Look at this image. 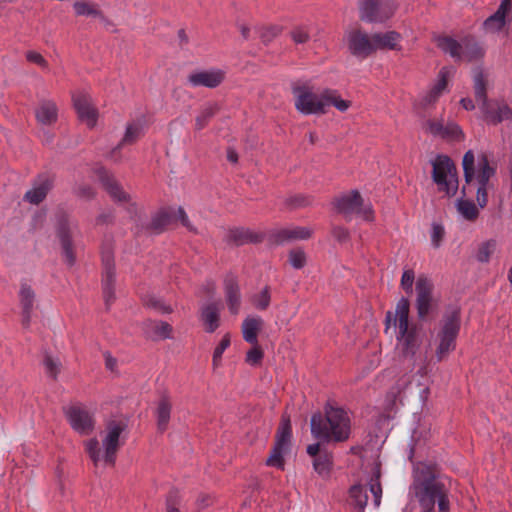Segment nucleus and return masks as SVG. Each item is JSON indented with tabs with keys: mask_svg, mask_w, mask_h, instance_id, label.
Returning a JSON list of instances; mask_svg holds the SVG:
<instances>
[{
	"mask_svg": "<svg viewBox=\"0 0 512 512\" xmlns=\"http://www.w3.org/2000/svg\"><path fill=\"white\" fill-rule=\"evenodd\" d=\"M401 40V35L396 31H388L385 33H374L373 34V42H374V50H396L398 49V44Z\"/></svg>",
	"mask_w": 512,
	"mask_h": 512,
	"instance_id": "31",
	"label": "nucleus"
},
{
	"mask_svg": "<svg viewBox=\"0 0 512 512\" xmlns=\"http://www.w3.org/2000/svg\"><path fill=\"white\" fill-rule=\"evenodd\" d=\"M323 451L319 443L311 444L307 447V453L313 458L317 457Z\"/></svg>",
	"mask_w": 512,
	"mask_h": 512,
	"instance_id": "61",
	"label": "nucleus"
},
{
	"mask_svg": "<svg viewBox=\"0 0 512 512\" xmlns=\"http://www.w3.org/2000/svg\"><path fill=\"white\" fill-rule=\"evenodd\" d=\"M410 303L401 298L395 308L394 326L397 330V349L405 358L413 359L422 343V328L409 321Z\"/></svg>",
	"mask_w": 512,
	"mask_h": 512,
	"instance_id": "4",
	"label": "nucleus"
},
{
	"mask_svg": "<svg viewBox=\"0 0 512 512\" xmlns=\"http://www.w3.org/2000/svg\"><path fill=\"white\" fill-rule=\"evenodd\" d=\"M432 178L438 190L447 196H453L458 189L457 171L452 160L445 155H439L432 162Z\"/></svg>",
	"mask_w": 512,
	"mask_h": 512,
	"instance_id": "11",
	"label": "nucleus"
},
{
	"mask_svg": "<svg viewBox=\"0 0 512 512\" xmlns=\"http://www.w3.org/2000/svg\"><path fill=\"white\" fill-rule=\"evenodd\" d=\"M460 327V310L456 307L448 308L439 321L435 336V356L437 361L444 360L450 352L455 350Z\"/></svg>",
	"mask_w": 512,
	"mask_h": 512,
	"instance_id": "7",
	"label": "nucleus"
},
{
	"mask_svg": "<svg viewBox=\"0 0 512 512\" xmlns=\"http://www.w3.org/2000/svg\"><path fill=\"white\" fill-rule=\"evenodd\" d=\"M126 424L120 420H109L106 423L102 434V444L104 453L102 454L99 441L92 438L86 443V451L93 461L94 465L103 460L107 465H114L115 458L119 447L121 446V434L125 430Z\"/></svg>",
	"mask_w": 512,
	"mask_h": 512,
	"instance_id": "6",
	"label": "nucleus"
},
{
	"mask_svg": "<svg viewBox=\"0 0 512 512\" xmlns=\"http://www.w3.org/2000/svg\"><path fill=\"white\" fill-rule=\"evenodd\" d=\"M512 19V0H502L497 11L488 17L483 23V29L487 33L502 31Z\"/></svg>",
	"mask_w": 512,
	"mask_h": 512,
	"instance_id": "21",
	"label": "nucleus"
},
{
	"mask_svg": "<svg viewBox=\"0 0 512 512\" xmlns=\"http://www.w3.org/2000/svg\"><path fill=\"white\" fill-rule=\"evenodd\" d=\"M262 237L259 234L244 228H235L228 231L226 240L236 246H241L246 243H258Z\"/></svg>",
	"mask_w": 512,
	"mask_h": 512,
	"instance_id": "32",
	"label": "nucleus"
},
{
	"mask_svg": "<svg viewBox=\"0 0 512 512\" xmlns=\"http://www.w3.org/2000/svg\"><path fill=\"white\" fill-rule=\"evenodd\" d=\"M174 220H180L181 224L189 231L196 233L197 230L190 223L188 216L182 207L162 209L154 215L149 225L152 233H161Z\"/></svg>",
	"mask_w": 512,
	"mask_h": 512,
	"instance_id": "15",
	"label": "nucleus"
},
{
	"mask_svg": "<svg viewBox=\"0 0 512 512\" xmlns=\"http://www.w3.org/2000/svg\"><path fill=\"white\" fill-rule=\"evenodd\" d=\"M19 299L22 307V325L27 328L30 324L35 301V293L29 284L21 283Z\"/></svg>",
	"mask_w": 512,
	"mask_h": 512,
	"instance_id": "27",
	"label": "nucleus"
},
{
	"mask_svg": "<svg viewBox=\"0 0 512 512\" xmlns=\"http://www.w3.org/2000/svg\"><path fill=\"white\" fill-rule=\"evenodd\" d=\"M172 404L168 396L163 395L158 403L156 409L157 427L158 430L163 432L167 429L170 415H171Z\"/></svg>",
	"mask_w": 512,
	"mask_h": 512,
	"instance_id": "35",
	"label": "nucleus"
},
{
	"mask_svg": "<svg viewBox=\"0 0 512 512\" xmlns=\"http://www.w3.org/2000/svg\"><path fill=\"white\" fill-rule=\"evenodd\" d=\"M216 111L217 107L215 105H208L204 107L201 113L196 117V129H203L207 125L208 121L215 115Z\"/></svg>",
	"mask_w": 512,
	"mask_h": 512,
	"instance_id": "45",
	"label": "nucleus"
},
{
	"mask_svg": "<svg viewBox=\"0 0 512 512\" xmlns=\"http://www.w3.org/2000/svg\"><path fill=\"white\" fill-rule=\"evenodd\" d=\"M333 236L340 242L346 241L348 239V231L343 227H334L333 228Z\"/></svg>",
	"mask_w": 512,
	"mask_h": 512,
	"instance_id": "60",
	"label": "nucleus"
},
{
	"mask_svg": "<svg viewBox=\"0 0 512 512\" xmlns=\"http://www.w3.org/2000/svg\"><path fill=\"white\" fill-rule=\"evenodd\" d=\"M43 365L45 368V372L48 376L53 379H56L58 374L61 371L62 363L59 358L53 357L49 353H45L43 359Z\"/></svg>",
	"mask_w": 512,
	"mask_h": 512,
	"instance_id": "42",
	"label": "nucleus"
},
{
	"mask_svg": "<svg viewBox=\"0 0 512 512\" xmlns=\"http://www.w3.org/2000/svg\"><path fill=\"white\" fill-rule=\"evenodd\" d=\"M433 284L426 276H419L416 281V309L419 320H426L433 308Z\"/></svg>",
	"mask_w": 512,
	"mask_h": 512,
	"instance_id": "19",
	"label": "nucleus"
},
{
	"mask_svg": "<svg viewBox=\"0 0 512 512\" xmlns=\"http://www.w3.org/2000/svg\"><path fill=\"white\" fill-rule=\"evenodd\" d=\"M71 427L78 433L88 435L95 425L93 414L81 405H72L65 410Z\"/></svg>",
	"mask_w": 512,
	"mask_h": 512,
	"instance_id": "18",
	"label": "nucleus"
},
{
	"mask_svg": "<svg viewBox=\"0 0 512 512\" xmlns=\"http://www.w3.org/2000/svg\"><path fill=\"white\" fill-rule=\"evenodd\" d=\"M225 78V72L221 69L197 71L189 75L188 81L193 87L215 88Z\"/></svg>",
	"mask_w": 512,
	"mask_h": 512,
	"instance_id": "23",
	"label": "nucleus"
},
{
	"mask_svg": "<svg viewBox=\"0 0 512 512\" xmlns=\"http://www.w3.org/2000/svg\"><path fill=\"white\" fill-rule=\"evenodd\" d=\"M178 504V492L171 491L167 497V512H180L176 505Z\"/></svg>",
	"mask_w": 512,
	"mask_h": 512,
	"instance_id": "57",
	"label": "nucleus"
},
{
	"mask_svg": "<svg viewBox=\"0 0 512 512\" xmlns=\"http://www.w3.org/2000/svg\"><path fill=\"white\" fill-rule=\"evenodd\" d=\"M496 250V242L489 240L479 246L476 258L479 262L486 263Z\"/></svg>",
	"mask_w": 512,
	"mask_h": 512,
	"instance_id": "44",
	"label": "nucleus"
},
{
	"mask_svg": "<svg viewBox=\"0 0 512 512\" xmlns=\"http://www.w3.org/2000/svg\"><path fill=\"white\" fill-rule=\"evenodd\" d=\"M457 209L459 213L469 221L475 220L479 215L477 206L470 200H459Z\"/></svg>",
	"mask_w": 512,
	"mask_h": 512,
	"instance_id": "43",
	"label": "nucleus"
},
{
	"mask_svg": "<svg viewBox=\"0 0 512 512\" xmlns=\"http://www.w3.org/2000/svg\"><path fill=\"white\" fill-rule=\"evenodd\" d=\"M444 235V227L441 224L433 223L431 232V242L435 248L440 247Z\"/></svg>",
	"mask_w": 512,
	"mask_h": 512,
	"instance_id": "53",
	"label": "nucleus"
},
{
	"mask_svg": "<svg viewBox=\"0 0 512 512\" xmlns=\"http://www.w3.org/2000/svg\"><path fill=\"white\" fill-rule=\"evenodd\" d=\"M437 45L455 60L472 61L484 54L482 46L471 36L464 37L460 42L450 36H442L437 39Z\"/></svg>",
	"mask_w": 512,
	"mask_h": 512,
	"instance_id": "9",
	"label": "nucleus"
},
{
	"mask_svg": "<svg viewBox=\"0 0 512 512\" xmlns=\"http://www.w3.org/2000/svg\"><path fill=\"white\" fill-rule=\"evenodd\" d=\"M73 9L77 16H91V17H102V11L96 3L77 0L73 3Z\"/></svg>",
	"mask_w": 512,
	"mask_h": 512,
	"instance_id": "37",
	"label": "nucleus"
},
{
	"mask_svg": "<svg viewBox=\"0 0 512 512\" xmlns=\"http://www.w3.org/2000/svg\"><path fill=\"white\" fill-rule=\"evenodd\" d=\"M349 494L358 511L364 510L368 501L364 487L360 484L353 485L349 490Z\"/></svg>",
	"mask_w": 512,
	"mask_h": 512,
	"instance_id": "41",
	"label": "nucleus"
},
{
	"mask_svg": "<svg viewBox=\"0 0 512 512\" xmlns=\"http://www.w3.org/2000/svg\"><path fill=\"white\" fill-rule=\"evenodd\" d=\"M56 221L57 237L60 241L64 261L67 265L73 266L76 261L73 238L79 232L77 222L72 220L63 210H58Z\"/></svg>",
	"mask_w": 512,
	"mask_h": 512,
	"instance_id": "10",
	"label": "nucleus"
},
{
	"mask_svg": "<svg viewBox=\"0 0 512 512\" xmlns=\"http://www.w3.org/2000/svg\"><path fill=\"white\" fill-rule=\"evenodd\" d=\"M441 138L449 140H460L462 138V131L456 123H448L444 125V131Z\"/></svg>",
	"mask_w": 512,
	"mask_h": 512,
	"instance_id": "48",
	"label": "nucleus"
},
{
	"mask_svg": "<svg viewBox=\"0 0 512 512\" xmlns=\"http://www.w3.org/2000/svg\"><path fill=\"white\" fill-rule=\"evenodd\" d=\"M253 347L246 354V362L251 366H257L261 363L264 353L257 344H252Z\"/></svg>",
	"mask_w": 512,
	"mask_h": 512,
	"instance_id": "47",
	"label": "nucleus"
},
{
	"mask_svg": "<svg viewBox=\"0 0 512 512\" xmlns=\"http://www.w3.org/2000/svg\"><path fill=\"white\" fill-rule=\"evenodd\" d=\"M263 325L260 317H247L242 323L243 338L250 344H257L258 332Z\"/></svg>",
	"mask_w": 512,
	"mask_h": 512,
	"instance_id": "34",
	"label": "nucleus"
},
{
	"mask_svg": "<svg viewBox=\"0 0 512 512\" xmlns=\"http://www.w3.org/2000/svg\"><path fill=\"white\" fill-rule=\"evenodd\" d=\"M221 308L220 301L209 303L202 308L201 319L207 332H214L218 328Z\"/></svg>",
	"mask_w": 512,
	"mask_h": 512,
	"instance_id": "28",
	"label": "nucleus"
},
{
	"mask_svg": "<svg viewBox=\"0 0 512 512\" xmlns=\"http://www.w3.org/2000/svg\"><path fill=\"white\" fill-rule=\"evenodd\" d=\"M281 27L278 25L263 26L258 29L261 40L267 44L281 33Z\"/></svg>",
	"mask_w": 512,
	"mask_h": 512,
	"instance_id": "46",
	"label": "nucleus"
},
{
	"mask_svg": "<svg viewBox=\"0 0 512 512\" xmlns=\"http://www.w3.org/2000/svg\"><path fill=\"white\" fill-rule=\"evenodd\" d=\"M336 210L343 214L346 218L352 215H360L365 220H372V209L370 206L363 205V199L357 190L344 193L334 200Z\"/></svg>",
	"mask_w": 512,
	"mask_h": 512,
	"instance_id": "13",
	"label": "nucleus"
},
{
	"mask_svg": "<svg viewBox=\"0 0 512 512\" xmlns=\"http://www.w3.org/2000/svg\"><path fill=\"white\" fill-rule=\"evenodd\" d=\"M251 304L257 310H266L271 302V291L269 286H265L261 291L253 294L250 298Z\"/></svg>",
	"mask_w": 512,
	"mask_h": 512,
	"instance_id": "39",
	"label": "nucleus"
},
{
	"mask_svg": "<svg viewBox=\"0 0 512 512\" xmlns=\"http://www.w3.org/2000/svg\"><path fill=\"white\" fill-rule=\"evenodd\" d=\"M291 91L296 110L304 115H322L327 107L334 106L340 112H345L351 105L343 100L334 89H319L310 80H299L292 83Z\"/></svg>",
	"mask_w": 512,
	"mask_h": 512,
	"instance_id": "2",
	"label": "nucleus"
},
{
	"mask_svg": "<svg viewBox=\"0 0 512 512\" xmlns=\"http://www.w3.org/2000/svg\"><path fill=\"white\" fill-rule=\"evenodd\" d=\"M26 59H27V61L34 63L43 69L48 68V62L46 61V59L40 53H38L36 51H27Z\"/></svg>",
	"mask_w": 512,
	"mask_h": 512,
	"instance_id": "56",
	"label": "nucleus"
},
{
	"mask_svg": "<svg viewBox=\"0 0 512 512\" xmlns=\"http://www.w3.org/2000/svg\"><path fill=\"white\" fill-rule=\"evenodd\" d=\"M380 468L375 467L373 476L369 483V490L371 494L373 495V503L376 508H378L381 504V498H382V487L380 483Z\"/></svg>",
	"mask_w": 512,
	"mask_h": 512,
	"instance_id": "40",
	"label": "nucleus"
},
{
	"mask_svg": "<svg viewBox=\"0 0 512 512\" xmlns=\"http://www.w3.org/2000/svg\"><path fill=\"white\" fill-rule=\"evenodd\" d=\"M333 463V456L328 451L321 452L313 460V468L320 476H326L329 474Z\"/></svg>",
	"mask_w": 512,
	"mask_h": 512,
	"instance_id": "38",
	"label": "nucleus"
},
{
	"mask_svg": "<svg viewBox=\"0 0 512 512\" xmlns=\"http://www.w3.org/2000/svg\"><path fill=\"white\" fill-rule=\"evenodd\" d=\"M311 432L315 438L325 441H346L351 432V420L348 412L328 403L325 407V416L321 414L312 416Z\"/></svg>",
	"mask_w": 512,
	"mask_h": 512,
	"instance_id": "3",
	"label": "nucleus"
},
{
	"mask_svg": "<svg viewBox=\"0 0 512 512\" xmlns=\"http://www.w3.org/2000/svg\"><path fill=\"white\" fill-rule=\"evenodd\" d=\"M291 38L296 44H303L309 40L310 36L304 27H296L291 32Z\"/></svg>",
	"mask_w": 512,
	"mask_h": 512,
	"instance_id": "55",
	"label": "nucleus"
},
{
	"mask_svg": "<svg viewBox=\"0 0 512 512\" xmlns=\"http://www.w3.org/2000/svg\"><path fill=\"white\" fill-rule=\"evenodd\" d=\"M347 44L350 53L359 59H366L375 52L373 34L369 35L360 28L347 33Z\"/></svg>",
	"mask_w": 512,
	"mask_h": 512,
	"instance_id": "16",
	"label": "nucleus"
},
{
	"mask_svg": "<svg viewBox=\"0 0 512 512\" xmlns=\"http://www.w3.org/2000/svg\"><path fill=\"white\" fill-rule=\"evenodd\" d=\"M415 280V274L412 269L404 270L401 277V287L406 293H412L413 283Z\"/></svg>",
	"mask_w": 512,
	"mask_h": 512,
	"instance_id": "52",
	"label": "nucleus"
},
{
	"mask_svg": "<svg viewBox=\"0 0 512 512\" xmlns=\"http://www.w3.org/2000/svg\"><path fill=\"white\" fill-rule=\"evenodd\" d=\"M97 175L103 187L114 201L119 203H128L130 201V196L107 170L99 168Z\"/></svg>",
	"mask_w": 512,
	"mask_h": 512,
	"instance_id": "24",
	"label": "nucleus"
},
{
	"mask_svg": "<svg viewBox=\"0 0 512 512\" xmlns=\"http://www.w3.org/2000/svg\"><path fill=\"white\" fill-rule=\"evenodd\" d=\"M102 266H103V279L102 289L103 297L107 307L115 299L114 283H115V269H114V256L110 247H103L101 252Z\"/></svg>",
	"mask_w": 512,
	"mask_h": 512,
	"instance_id": "17",
	"label": "nucleus"
},
{
	"mask_svg": "<svg viewBox=\"0 0 512 512\" xmlns=\"http://www.w3.org/2000/svg\"><path fill=\"white\" fill-rule=\"evenodd\" d=\"M312 231L307 227L293 226L283 228L273 234L275 244H284L294 240H305L310 238Z\"/></svg>",
	"mask_w": 512,
	"mask_h": 512,
	"instance_id": "26",
	"label": "nucleus"
},
{
	"mask_svg": "<svg viewBox=\"0 0 512 512\" xmlns=\"http://www.w3.org/2000/svg\"><path fill=\"white\" fill-rule=\"evenodd\" d=\"M142 134V125L139 122L128 124L126 132L121 142L111 151L110 158L117 162L119 161L118 152L124 145H131L135 143Z\"/></svg>",
	"mask_w": 512,
	"mask_h": 512,
	"instance_id": "30",
	"label": "nucleus"
},
{
	"mask_svg": "<svg viewBox=\"0 0 512 512\" xmlns=\"http://www.w3.org/2000/svg\"><path fill=\"white\" fill-rule=\"evenodd\" d=\"M58 110L53 101L44 100L39 104L36 110V118L38 122L44 125H51L57 121Z\"/></svg>",
	"mask_w": 512,
	"mask_h": 512,
	"instance_id": "33",
	"label": "nucleus"
},
{
	"mask_svg": "<svg viewBox=\"0 0 512 512\" xmlns=\"http://www.w3.org/2000/svg\"><path fill=\"white\" fill-rule=\"evenodd\" d=\"M224 293L231 314H237L241 305V293L237 278L227 275L224 279Z\"/></svg>",
	"mask_w": 512,
	"mask_h": 512,
	"instance_id": "25",
	"label": "nucleus"
},
{
	"mask_svg": "<svg viewBox=\"0 0 512 512\" xmlns=\"http://www.w3.org/2000/svg\"><path fill=\"white\" fill-rule=\"evenodd\" d=\"M291 436L292 430L290 420L289 418L283 416L280 426L276 433L275 445L272 449L270 456L266 460V464L268 466L277 467L281 469L283 468V456L290 450Z\"/></svg>",
	"mask_w": 512,
	"mask_h": 512,
	"instance_id": "14",
	"label": "nucleus"
},
{
	"mask_svg": "<svg viewBox=\"0 0 512 512\" xmlns=\"http://www.w3.org/2000/svg\"><path fill=\"white\" fill-rule=\"evenodd\" d=\"M211 503H212L211 497L206 494L200 495L197 499V504L200 508L207 507Z\"/></svg>",
	"mask_w": 512,
	"mask_h": 512,
	"instance_id": "62",
	"label": "nucleus"
},
{
	"mask_svg": "<svg viewBox=\"0 0 512 512\" xmlns=\"http://www.w3.org/2000/svg\"><path fill=\"white\" fill-rule=\"evenodd\" d=\"M53 182L52 176L48 174L39 175L33 181L31 189L25 193L24 200L31 204L38 205L46 198L48 192L52 189Z\"/></svg>",
	"mask_w": 512,
	"mask_h": 512,
	"instance_id": "22",
	"label": "nucleus"
},
{
	"mask_svg": "<svg viewBox=\"0 0 512 512\" xmlns=\"http://www.w3.org/2000/svg\"><path fill=\"white\" fill-rule=\"evenodd\" d=\"M460 103L463 106V108L466 110H472L475 107L473 100L470 98H463V99H461Z\"/></svg>",
	"mask_w": 512,
	"mask_h": 512,
	"instance_id": "63",
	"label": "nucleus"
},
{
	"mask_svg": "<svg viewBox=\"0 0 512 512\" xmlns=\"http://www.w3.org/2000/svg\"><path fill=\"white\" fill-rule=\"evenodd\" d=\"M462 166L466 183L463 186V193L476 188L477 203L481 208H484L488 202L489 180L495 174V169L490 166L486 155H481L475 166V156L471 150L464 154Z\"/></svg>",
	"mask_w": 512,
	"mask_h": 512,
	"instance_id": "5",
	"label": "nucleus"
},
{
	"mask_svg": "<svg viewBox=\"0 0 512 512\" xmlns=\"http://www.w3.org/2000/svg\"><path fill=\"white\" fill-rule=\"evenodd\" d=\"M145 304L146 306L154 308L161 313H170L172 311L169 306L165 305L161 299L156 298L155 296H149L145 300Z\"/></svg>",
	"mask_w": 512,
	"mask_h": 512,
	"instance_id": "54",
	"label": "nucleus"
},
{
	"mask_svg": "<svg viewBox=\"0 0 512 512\" xmlns=\"http://www.w3.org/2000/svg\"><path fill=\"white\" fill-rule=\"evenodd\" d=\"M474 92L476 101L481 104V109L489 123L498 124L512 119V110L507 104L487 101L486 83L481 72L474 75Z\"/></svg>",
	"mask_w": 512,
	"mask_h": 512,
	"instance_id": "8",
	"label": "nucleus"
},
{
	"mask_svg": "<svg viewBox=\"0 0 512 512\" xmlns=\"http://www.w3.org/2000/svg\"><path fill=\"white\" fill-rule=\"evenodd\" d=\"M72 100L79 119L89 128H93L97 123L98 111L91 97L84 92H78L72 96Z\"/></svg>",
	"mask_w": 512,
	"mask_h": 512,
	"instance_id": "20",
	"label": "nucleus"
},
{
	"mask_svg": "<svg viewBox=\"0 0 512 512\" xmlns=\"http://www.w3.org/2000/svg\"><path fill=\"white\" fill-rule=\"evenodd\" d=\"M424 129L433 136L441 137L444 131V123L442 120L430 119L426 122Z\"/></svg>",
	"mask_w": 512,
	"mask_h": 512,
	"instance_id": "50",
	"label": "nucleus"
},
{
	"mask_svg": "<svg viewBox=\"0 0 512 512\" xmlns=\"http://www.w3.org/2000/svg\"><path fill=\"white\" fill-rule=\"evenodd\" d=\"M146 329L153 339H167L171 337L172 333V326L163 321L149 320L146 323Z\"/></svg>",
	"mask_w": 512,
	"mask_h": 512,
	"instance_id": "36",
	"label": "nucleus"
},
{
	"mask_svg": "<svg viewBox=\"0 0 512 512\" xmlns=\"http://www.w3.org/2000/svg\"><path fill=\"white\" fill-rule=\"evenodd\" d=\"M311 203L310 199L304 195H296L290 199L293 207H304Z\"/></svg>",
	"mask_w": 512,
	"mask_h": 512,
	"instance_id": "59",
	"label": "nucleus"
},
{
	"mask_svg": "<svg viewBox=\"0 0 512 512\" xmlns=\"http://www.w3.org/2000/svg\"><path fill=\"white\" fill-rule=\"evenodd\" d=\"M76 194L82 198L90 199L94 196L95 192L93 188L90 185H80L77 190Z\"/></svg>",
	"mask_w": 512,
	"mask_h": 512,
	"instance_id": "58",
	"label": "nucleus"
},
{
	"mask_svg": "<svg viewBox=\"0 0 512 512\" xmlns=\"http://www.w3.org/2000/svg\"><path fill=\"white\" fill-rule=\"evenodd\" d=\"M229 345H230L229 335H225L213 352V365L215 367L218 366L219 362L221 361L222 354L229 347Z\"/></svg>",
	"mask_w": 512,
	"mask_h": 512,
	"instance_id": "51",
	"label": "nucleus"
},
{
	"mask_svg": "<svg viewBox=\"0 0 512 512\" xmlns=\"http://www.w3.org/2000/svg\"><path fill=\"white\" fill-rule=\"evenodd\" d=\"M415 496L422 512H450L449 489L433 465L419 463L415 469Z\"/></svg>",
	"mask_w": 512,
	"mask_h": 512,
	"instance_id": "1",
	"label": "nucleus"
},
{
	"mask_svg": "<svg viewBox=\"0 0 512 512\" xmlns=\"http://www.w3.org/2000/svg\"><path fill=\"white\" fill-rule=\"evenodd\" d=\"M227 159L231 163H236L238 161V154L233 149H228L227 151Z\"/></svg>",
	"mask_w": 512,
	"mask_h": 512,
	"instance_id": "64",
	"label": "nucleus"
},
{
	"mask_svg": "<svg viewBox=\"0 0 512 512\" xmlns=\"http://www.w3.org/2000/svg\"><path fill=\"white\" fill-rule=\"evenodd\" d=\"M395 10L394 0H362L359 5V17L368 23H383Z\"/></svg>",
	"mask_w": 512,
	"mask_h": 512,
	"instance_id": "12",
	"label": "nucleus"
},
{
	"mask_svg": "<svg viewBox=\"0 0 512 512\" xmlns=\"http://www.w3.org/2000/svg\"><path fill=\"white\" fill-rule=\"evenodd\" d=\"M289 262L294 268L301 269L306 263L304 251L300 249L291 250L289 253Z\"/></svg>",
	"mask_w": 512,
	"mask_h": 512,
	"instance_id": "49",
	"label": "nucleus"
},
{
	"mask_svg": "<svg viewBox=\"0 0 512 512\" xmlns=\"http://www.w3.org/2000/svg\"><path fill=\"white\" fill-rule=\"evenodd\" d=\"M446 86V72L441 70L438 81L432 86V88L428 92H426L422 96L420 100V105L425 109L434 105L441 96V94L443 93V91L446 89Z\"/></svg>",
	"mask_w": 512,
	"mask_h": 512,
	"instance_id": "29",
	"label": "nucleus"
}]
</instances>
